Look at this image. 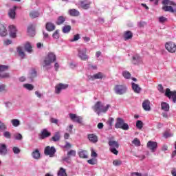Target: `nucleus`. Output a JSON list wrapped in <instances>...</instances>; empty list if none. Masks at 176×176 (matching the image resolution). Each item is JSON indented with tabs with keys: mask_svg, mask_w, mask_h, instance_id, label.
<instances>
[{
	"mask_svg": "<svg viewBox=\"0 0 176 176\" xmlns=\"http://www.w3.org/2000/svg\"><path fill=\"white\" fill-rule=\"evenodd\" d=\"M132 63L134 65H140V64H142V58L140 57L138 54H135L132 56Z\"/></svg>",
	"mask_w": 176,
	"mask_h": 176,
	"instance_id": "9d476101",
	"label": "nucleus"
},
{
	"mask_svg": "<svg viewBox=\"0 0 176 176\" xmlns=\"http://www.w3.org/2000/svg\"><path fill=\"white\" fill-rule=\"evenodd\" d=\"M142 108L144 111H151V101L149 100H145L142 102Z\"/></svg>",
	"mask_w": 176,
	"mask_h": 176,
	"instance_id": "a211bd4d",
	"label": "nucleus"
},
{
	"mask_svg": "<svg viewBox=\"0 0 176 176\" xmlns=\"http://www.w3.org/2000/svg\"><path fill=\"white\" fill-rule=\"evenodd\" d=\"M12 151L15 155H18V153H19L21 151L20 148H19V147H16V146L12 148Z\"/></svg>",
	"mask_w": 176,
	"mask_h": 176,
	"instance_id": "5fc2aeb1",
	"label": "nucleus"
},
{
	"mask_svg": "<svg viewBox=\"0 0 176 176\" xmlns=\"http://www.w3.org/2000/svg\"><path fill=\"white\" fill-rule=\"evenodd\" d=\"M25 50L28 53H31L32 52V46L31 45H25Z\"/></svg>",
	"mask_w": 176,
	"mask_h": 176,
	"instance_id": "3c124183",
	"label": "nucleus"
},
{
	"mask_svg": "<svg viewBox=\"0 0 176 176\" xmlns=\"http://www.w3.org/2000/svg\"><path fill=\"white\" fill-rule=\"evenodd\" d=\"M58 176H67V170L63 168H60L59 170L58 171Z\"/></svg>",
	"mask_w": 176,
	"mask_h": 176,
	"instance_id": "72a5a7b5",
	"label": "nucleus"
},
{
	"mask_svg": "<svg viewBox=\"0 0 176 176\" xmlns=\"http://www.w3.org/2000/svg\"><path fill=\"white\" fill-rule=\"evenodd\" d=\"M63 162H65L66 163H71V157L68 156L65 157L63 159Z\"/></svg>",
	"mask_w": 176,
	"mask_h": 176,
	"instance_id": "052dcab7",
	"label": "nucleus"
},
{
	"mask_svg": "<svg viewBox=\"0 0 176 176\" xmlns=\"http://www.w3.org/2000/svg\"><path fill=\"white\" fill-rule=\"evenodd\" d=\"M158 21L161 24H164V23H166V21H168V19H167V18L162 16H160L158 18Z\"/></svg>",
	"mask_w": 176,
	"mask_h": 176,
	"instance_id": "49530a36",
	"label": "nucleus"
},
{
	"mask_svg": "<svg viewBox=\"0 0 176 176\" xmlns=\"http://www.w3.org/2000/svg\"><path fill=\"white\" fill-rule=\"evenodd\" d=\"M162 3L163 5H172L173 8L176 6V3L174 1H171L170 0H163Z\"/></svg>",
	"mask_w": 176,
	"mask_h": 176,
	"instance_id": "c9c22d12",
	"label": "nucleus"
},
{
	"mask_svg": "<svg viewBox=\"0 0 176 176\" xmlns=\"http://www.w3.org/2000/svg\"><path fill=\"white\" fill-rule=\"evenodd\" d=\"M8 69H9V66L8 65H0V73L1 72H5V71H8Z\"/></svg>",
	"mask_w": 176,
	"mask_h": 176,
	"instance_id": "a18cd8bd",
	"label": "nucleus"
},
{
	"mask_svg": "<svg viewBox=\"0 0 176 176\" xmlns=\"http://www.w3.org/2000/svg\"><path fill=\"white\" fill-rule=\"evenodd\" d=\"M2 91H6V85L3 84L0 85V92L2 93Z\"/></svg>",
	"mask_w": 176,
	"mask_h": 176,
	"instance_id": "680f3d73",
	"label": "nucleus"
},
{
	"mask_svg": "<svg viewBox=\"0 0 176 176\" xmlns=\"http://www.w3.org/2000/svg\"><path fill=\"white\" fill-rule=\"evenodd\" d=\"M103 78H104V74H102V73L101 72L97 73L91 76L92 79H102Z\"/></svg>",
	"mask_w": 176,
	"mask_h": 176,
	"instance_id": "473e14b6",
	"label": "nucleus"
},
{
	"mask_svg": "<svg viewBox=\"0 0 176 176\" xmlns=\"http://www.w3.org/2000/svg\"><path fill=\"white\" fill-rule=\"evenodd\" d=\"M161 109L164 112H168L170 111V104L166 102H162L161 103Z\"/></svg>",
	"mask_w": 176,
	"mask_h": 176,
	"instance_id": "5701e85b",
	"label": "nucleus"
},
{
	"mask_svg": "<svg viewBox=\"0 0 176 176\" xmlns=\"http://www.w3.org/2000/svg\"><path fill=\"white\" fill-rule=\"evenodd\" d=\"M66 17L64 16H59L56 21V25H63L65 23Z\"/></svg>",
	"mask_w": 176,
	"mask_h": 176,
	"instance_id": "6ab92c4d",
	"label": "nucleus"
},
{
	"mask_svg": "<svg viewBox=\"0 0 176 176\" xmlns=\"http://www.w3.org/2000/svg\"><path fill=\"white\" fill-rule=\"evenodd\" d=\"M136 127L139 130H141L144 127V123L141 120H138L136 122Z\"/></svg>",
	"mask_w": 176,
	"mask_h": 176,
	"instance_id": "a19ab883",
	"label": "nucleus"
},
{
	"mask_svg": "<svg viewBox=\"0 0 176 176\" xmlns=\"http://www.w3.org/2000/svg\"><path fill=\"white\" fill-rule=\"evenodd\" d=\"M91 157H97V156H98V155L97 153L94 151V149L91 148Z\"/></svg>",
	"mask_w": 176,
	"mask_h": 176,
	"instance_id": "13d9d810",
	"label": "nucleus"
},
{
	"mask_svg": "<svg viewBox=\"0 0 176 176\" xmlns=\"http://www.w3.org/2000/svg\"><path fill=\"white\" fill-rule=\"evenodd\" d=\"M3 135L6 138L10 139L12 137V135L10 134V132L6 131L3 133Z\"/></svg>",
	"mask_w": 176,
	"mask_h": 176,
	"instance_id": "4d7b16f0",
	"label": "nucleus"
},
{
	"mask_svg": "<svg viewBox=\"0 0 176 176\" xmlns=\"http://www.w3.org/2000/svg\"><path fill=\"white\" fill-rule=\"evenodd\" d=\"M29 16H30V17H31V19H36V17H38L39 12H38L36 11H32L30 13Z\"/></svg>",
	"mask_w": 176,
	"mask_h": 176,
	"instance_id": "e433bc0d",
	"label": "nucleus"
},
{
	"mask_svg": "<svg viewBox=\"0 0 176 176\" xmlns=\"http://www.w3.org/2000/svg\"><path fill=\"white\" fill-rule=\"evenodd\" d=\"M87 163H89V164L94 166V164H97V159L96 158L90 159L87 161Z\"/></svg>",
	"mask_w": 176,
	"mask_h": 176,
	"instance_id": "8fccbe9b",
	"label": "nucleus"
},
{
	"mask_svg": "<svg viewBox=\"0 0 176 176\" xmlns=\"http://www.w3.org/2000/svg\"><path fill=\"white\" fill-rule=\"evenodd\" d=\"M32 156L34 159L38 160L41 158V153L38 149H36L32 153Z\"/></svg>",
	"mask_w": 176,
	"mask_h": 176,
	"instance_id": "c85d7f7f",
	"label": "nucleus"
},
{
	"mask_svg": "<svg viewBox=\"0 0 176 176\" xmlns=\"http://www.w3.org/2000/svg\"><path fill=\"white\" fill-rule=\"evenodd\" d=\"M52 135V133H50L47 129H45V138H47V137H50Z\"/></svg>",
	"mask_w": 176,
	"mask_h": 176,
	"instance_id": "0e129e2a",
	"label": "nucleus"
},
{
	"mask_svg": "<svg viewBox=\"0 0 176 176\" xmlns=\"http://www.w3.org/2000/svg\"><path fill=\"white\" fill-rule=\"evenodd\" d=\"M122 76L125 79H130V78H131V74H130L129 71H123Z\"/></svg>",
	"mask_w": 176,
	"mask_h": 176,
	"instance_id": "58836bf2",
	"label": "nucleus"
},
{
	"mask_svg": "<svg viewBox=\"0 0 176 176\" xmlns=\"http://www.w3.org/2000/svg\"><path fill=\"white\" fill-rule=\"evenodd\" d=\"M163 135H164V138H168L170 137H173V134L168 132V131H166L164 133Z\"/></svg>",
	"mask_w": 176,
	"mask_h": 176,
	"instance_id": "603ef678",
	"label": "nucleus"
},
{
	"mask_svg": "<svg viewBox=\"0 0 176 176\" xmlns=\"http://www.w3.org/2000/svg\"><path fill=\"white\" fill-rule=\"evenodd\" d=\"M8 35V30L5 25L0 23V36H6Z\"/></svg>",
	"mask_w": 176,
	"mask_h": 176,
	"instance_id": "dca6fc26",
	"label": "nucleus"
},
{
	"mask_svg": "<svg viewBox=\"0 0 176 176\" xmlns=\"http://www.w3.org/2000/svg\"><path fill=\"white\" fill-rule=\"evenodd\" d=\"M8 153V147L5 144H0V155L5 156Z\"/></svg>",
	"mask_w": 176,
	"mask_h": 176,
	"instance_id": "f3484780",
	"label": "nucleus"
},
{
	"mask_svg": "<svg viewBox=\"0 0 176 176\" xmlns=\"http://www.w3.org/2000/svg\"><path fill=\"white\" fill-rule=\"evenodd\" d=\"M80 39V34H77L74 36V38L70 39V42H76V41H79Z\"/></svg>",
	"mask_w": 176,
	"mask_h": 176,
	"instance_id": "37998d69",
	"label": "nucleus"
},
{
	"mask_svg": "<svg viewBox=\"0 0 176 176\" xmlns=\"http://www.w3.org/2000/svg\"><path fill=\"white\" fill-rule=\"evenodd\" d=\"M165 47L169 53H175L176 45H166Z\"/></svg>",
	"mask_w": 176,
	"mask_h": 176,
	"instance_id": "4be33fe9",
	"label": "nucleus"
},
{
	"mask_svg": "<svg viewBox=\"0 0 176 176\" xmlns=\"http://www.w3.org/2000/svg\"><path fill=\"white\" fill-rule=\"evenodd\" d=\"M67 88V84L60 83L55 87V93H56V94H60V93H61V90H65V89Z\"/></svg>",
	"mask_w": 176,
	"mask_h": 176,
	"instance_id": "f8f14e48",
	"label": "nucleus"
},
{
	"mask_svg": "<svg viewBox=\"0 0 176 176\" xmlns=\"http://www.w3.org/2000/svg\"><path fill=\"white\" fill-rule=\"evenodd\" d=\"M69 14L72 16L73 17H77V16H79L80 12L76 9H71L68 11Z\"/></svg>",
	"mask_w": 176,
	"mask_h": 176,
	"instance_id": "bb28decb",
	"label": "nucleus"
},
{
	"mask_svg": "<svg viewBox=\"0 0 176 176\" xmlns=\"http://www.w3.org/2000/svg\"><path fill=\"white\" fill-rule=\"evenodd\" d=\"M14 138L18 141H21V140H23V135L21 133L14 134Z\"/></svg>",
	"mask_w": 176,
	"mask_h": 176,
	"instance_id": "09e8293b",
	"label": "nucleus"
},
{
	"mask_svg": "<svg viewBox=\"0 0 176 176\" xmlns=\"http://www.w3.org/2000/svg\"><path fill=\"white\" fill-rule=\"evenodd\" d=\"M67 156H69V157H71V156L75 157L76 156V151L70 150L69 151L67 152Z\"/></svg>",
	"mask_w": 176,
	"mask_h": 176,
	"instance_id": "79ce46f5",
	"label": "nucleus"
},
{
	"mask_svg": "<svg viewBox=\"0 0 176 176\" xmlns=\"http://www.w3.org/2000/svg\"><path fill=\"white\" fill-rule=\"evenodd\" d=\"M109 146H110L109 151L111 153H113V155H118V153H119V151H118L119 143L118 142L115 140H109Z\"/></svg>",
	"mask_w": 176,
	"mask_h": 176,
	"instance_id": "20e7f679",
	"label": "nucleus"
},
{
	"mask_svg": "<svg viewBox=\"0 0 176 176\" xmlns=\"http://www.w3.org/2000/svg\"><path fill=\"white\" fill-rule=\"evenodd\" d=\"M70 32H71V25H66L63 27V34H69Z\"/></svg>",
	"mask_w": 176,
	"mask_h": 176,
	"instance_id": "2f4dec72",
	"label": "nucleus"
},
{
	"mask_svg": "<svg viewBox=\"0 0 176 176\" xmlns=\"http://www.w3.org/2000/svg\"><path fill=\"white\" fill-rule=\"evenodd\" d=\"M17 53L21 58H25V53L24 52V50H23L21 47H17Z\"/></svg>",
	"mask_w": 176,
	"mask_h": 176,
	"instance_id": "393cba45",
	"label": "nucleus"
},
{
	"mask_svg": "<svg viewBox=\"0 0 176 176\" xmlns=\"http://www.w3.org/2000/svg\"><path fill=\"white\" fill-rule=\"evenodd\" d=\"M133 38V32L131 31H126L124 34V41H129V39H131Z\"/></svg>",
	"mask_w": 176,
	"mask_h": 176,
	"instance_id": "a878e982",
	"label": "nucleus"
},
{
	"mask_svg": "<svg viewBox=\"0 0 176 176\" xmlns=\"http://www.w3.org/2000/svg\"><path fill=\"white\" fill-rule=\"evenodd\" d=\"M72 129H74V125L70 124L69 126H67V131L70 133V134H72Z\"/></svg>",
	"mask_w": 176,
	"mask_h": 176,
	"instance_id": "e2e57ef3",
	"label": "nucleus"
},
{
	"mask_svg": "<svg viewBox=\"0 0 176 176\" xmlns=\"http://www.w3.org/2000/svg\"><path fill=\"white\" fill-rule=\"evenodd\" d=\"M111 107V105L107 104V106H104L101 102H97L93 107L94 112H96L98 115L100 113H105L108 109Z\"/></svg>",
	"mask_w": 176,
	"mask_h": 176,
	"instance_id": "f257e3e1",
	"label": "nucleus"
},
{
	"mask_svg": "<svg viewBox=\"0 0 176 176\" xmlns=\"http://www.w3.org/2000/svg\"><path fill=\"white\" fill-rule=\"evenodd\" d=\"M56 150L54 146H47L45 148V156H49L50 157H54V155L56 154Z\"/></svg>",
	"mask_w": 176,
	"mask_h": 176,
	"instance_id": "423d86ee",
	"label": "nucleus"
},
{
	"mask_svg": "<svg viewBox=\"0 0 176 176\" xmlns=\"http://www.w3.org/2000/svg\"><path fill=\"white\" fill-rule=\"evenodd\" d=\"M115 127L116 129H122V130H129V124L124 123V120L120 118H117Z\"/></svg>",
	"mask_w": 176,
	"mask_h": 176,
	"instance_id": "7ed1b4c3",
	"label": "nucleus"
},
{
	"mask_svg": "<svg viewBox=\"0 0 176 176\" xmlns=\"http://www.w3.org/2000/svg\"><path fill=\"white\" fill-rule=\"evenodd\" d=\"M54 39H58L60 38V30H56L52 34Z\"/></svg>",
	"mask_w": 176,
	"mask_h": 176,
	"instance_id": "ea45409f",
	"label": "nucleus"
},
{
	"mask_svg": "<svg viewBox=\"0 0 176 176\" xmlns=\"http://www.w3.org/2000/svg\"><path fill=\"white\" fill-rule=\"evenodd\" d=\"M88 139L91 142H93V144H96V142L98 141V138L95 134H89Z\"/></svg>",
	"mask_w": 176,
	"mask_h": 176,
	"instance_id": "b1692460",
	"label": "nucleus"
},
{
	"mask_svg": "<svg viewBox=\"0 0 176 176\" xmlns=\"http://www.w3.org/2000/svg\"><path fill=\"white\" fill-rule=\"evenodd\" d=\"M60 138H61V135H60V132H56L54 135L51 138L52 141L54 142H57Z\"/></svg>",
	"mask_w": 176,
	"mask_h": 176,
	"instance_id": "c756f323",
	"label": "nucleus"
},
{
	"mask_svg": "<svg viewBox=\"0 0 176 176\" xmlns=\"http://www.w3.org/2000/svg\"><path fill=\"white\" fill-rule=\"evenodd\" d=\"M8 78H10V74H9V73H4L1 74V79H6Z\"/></svg>",
	"mask_w": 176,
	"mask_h": 176,
	"instance_id": "bf43d9fd",
	"label": "nucleus"
},
{
	"mask_svg": "<svg viewBox=\"0 0 176 176\" xmlns=\"http://www.w3.org/2000/svg\"><path fill=\"white\" fill-rule=\"evenodd\" d=\"M131 85H132V89L135 93H137V94H140V93H141V87H140V85H138V84L132 82Z\"/></svg>",
	"mask_w": 176,
	"mask_h": 176,
	"instance_id": "aec40b11",
	"label": "nucleus"
},
{
	"mask_svg": "<svg viewBox=\"0 0 176 176\" xmlns=\"http://www.w3.org/2000/svg\"><path fill=\"white\" fill-rule=\"evenodd\" d=\"M11 123L12 124V126H14V127H18V126H20V120H19L18 119H12L11 120Z\"/></svg>",
	"mask_w": 176,
	"mask_h": 176,
	"instance_id": "4c0bfd02",
	"label": "nucleus"
},
{
	"mask_svg": "<svg viewBox=\"0 0 176 176\" xmlns=\"http://www.w3.org/2000/svg\"><path fill=\"white\" fill-rule=\"evenodd\" d=\"M165 96L169 100H172L173 102H176V91H170L169 88H167L165 91Z\"/></svg>",
	"mask_w": 176,
	"mask_h": 176,
	"instance_id": "39448f33",
	"label": "nucleus"
},
{
	"mask_svg": "<svg viewBox=\"0 0 176 176\" xmlns=\"http://www.w3.org/2000/svg\"><path fill=\"white\" fill-rule=\"evenodd\" d=\"M78 156L81 159H87V151L86 150H81L78 152Z\"/></svg>",
	"mask_w": 176,
	"mask_h": 176,
	"instance_id": "cd10ccee",
	"label": "nucleus"
},
{
	"mask_svg": "<svg viewBox=\"0 0 176 176\" xmlns=\"http://www.w3.org/2000/svg\"><path fill=\"white\" fill-rule=\"evenodd\" d=\"M50 122L52 123H54L55 124H57L58 123V120H57L56 118H50Z\"/></svg>",
	"mask_w": 176,
	"mask_h": 176,
	"instance_id": "338daca9",
	"label": "nucleus"
},
{
	"mask_svg": "<svg viewBox=\"0 0 176 176\" xmlns=\"http://www.w3.org/2000/svg\"><path fill=\"white\" fill-rule=\"evenodd\" d=\"M122 161L119 160H116L113 162V166H122Z\"/></svg>",
	"mask_w": 176,
	"mask_h": 176,
	"instance_id": "864d4df0",
	"label": "nucleus"
},
{
	"mask_svg": "<svg viewBox=\"0 0 176 176\" xmlns=\"http://www.w3.org/2000/svg\"><path fill=\"white\" fill-rule=\"evenodd\" d=\"M57 60L56 54L53 52H50L45 60V67H48L47 69H50L52 68V63H54Z\"/></svg>",
	"mask_w": 176,
	"mask_h": 176,
	"instance_id": "f03ea898",
	"label": "nucleus"
},
{
	"mask_svg": "<svg viewBox=\"0 0 176 176\" xmlns=\"http://www.w3.org/2000/svg\"><path fill=\"white\" fill-rule=\"evenodd\" d=\"M45 30L52 32V31H54L56 30V25L52 22H47L45 25Z\"/></svg>",
	"mask_w": 176,
	"mask_h": 176,
	"instance_id": "2eb2a0df",
	"label": "nucleus"
},
{
	"mask_svg": "<svg viewBox=\"0 0 176 176\" xmlns=\"http://www.w3.org/2000/svg\"><path fill=\"white\" fill-rule=\"evenodd\" d=\"M0 130L1 131H5L6 130V125L5 124L2 123V122L0 121Z\"/></svg>",
	"mask_w": 176,
	"mask_h": 176,
	"instance_id": "6e6d98bb",
	"label": "nucleus"
},
{
	"mask_svg": "<svg viewBox=\"0 0 176 176\" xmlns=\"http://www.w3.org/2000/svg\"><path fill=\"white\" fill-rule=\"evenodd\" d=\"M9 32H10V36L11 38H16V32H17V30L16 29V26L14 25H11L9 26Z\"/></svg>",
	"mask_w": 176,
	"mask_h": 176,
	"instance_id": "4468645a",
	"label": "nucleus"
},
{
	"mask_svg": "<svg viewBox=\"0 0 176 176\" xmlns=\"http://www.w3.org/2000/svg\"><path fill=\"white\" fill-rule=\"evenodd\" d=\"M24 89H26V90H29L30 91L34 90V87L32 84H23Z\"/></svg>",
	"mask_w": 176,
	"mask_h": 176,
	"instance_id": "f704fd0d",
	"label": "nucleus"
},
{
	"mask_svg": "<svg viewBox=\"0 0 176 176\" xmlns=\"http://www.w3.org/2000/svg\"><path fill=\"white\" fill-rule=\"evenodd\" d=\"M30 78L33 80L34 78H36V70L35 69H32V72H30Z\"/></svg>",
	"mask_w": 176,
	"mask_h": 176,
	"instance_id": "c03bdc74",
	"label": "nucleus"
},
{
	"mask_svg": "<svg viewBox=\"0 0 176 176\" xmlns=\"http://www.w3.org/2000/svg\"><path fill=\"white\" fill-rule=\"evenodd\" d=\"M69 116L72 122H75L76 123H78V124L83 125V118L81 116H78L76 114L74 113H69Z\"/></svg>",
	"mask_w": 176,
	"mask_h": 176,
	"instance_id": "0eeeda50",
	"label": "nucleus"
},
{
	"mask_svg": "<svg viewBox=\"0 0 176 176\" xmlns=\"http://www.w3.org/2000/svg\"><path fill=\"white\" fill-rule=\"evenodd\" d=\"M115 91L116 94H124V93L127 91V87H126V85H116Z\"/></svg>",
	"mask_w": 176,
	"mask_h": 176,
	"instance_id": "1a4fd4ad",
	"label": "nucleus"
},
{
	"mask_svg": "<svg viewBox=\"0 0 176 176\" xmlns=\"http://www.w3.org/2000/svg\"><path fill=\"white\" fill-rule=\"evenodd\" d=\"M86 48H80L78 49V57L82 60L83 61H86V60H89V56L86 54Z\"/></svg>",
	"mask_w": 176,
	"mask_h": 176,
	"instance_id": "6e6552de",
	"label": "nucleus"
},
{
	"mask_svg": "<svg viewBox=\"0 0 176 176\" xmlns=\"http://www.w3.org/2000/svg\"><path fill=\"white\" fill-rule=\"evenodd\" d=\"M158 90L160 93H164V89L163 88V85L162 84L158 85Z\"/></svg>",
	"mask_w": 176,
	"mask_h": 176,
	"instance_id": "69168bd1",
	"label": "nucleus"
},
{
	"mask_svg": "<svg viewBox=\"0 0 176 176\" xmlns=\"http://www.w3.org/2000/svg\"><path fill=\"white\" fill-rule=\"evenodd\" d=\"M82 39L84 41V42H90V37H87V36H84L82 37Z\"/></svg>",
	"mask_w": 176,
	"mask_h": 176,
	"instance_id": "774afa93",
	"label": "nucleus"
},
{
	"mask_svg": "<svg viewBox=\"0 0 176 176\" xmlns=\"http://www.w3.org/2000/svg\"><path fill=\"white\" fill-rule=\"evenodd\" d=\"M80 6L82 9H89L90 8V3H87L85 0H83L80 1Z\"/></svg>",
	"mask_w": 176,
	"mask_h": 176,
	"instance_id": "7c9ffc66",
	"label": "nucleus"
},
{
	"mask_svg": "<svg viewBox=\"0 0 176 176\" xmlns=\"http://www.w3.org/2000/svg\"><path fill=\"white\" fill-rule=\"evenodd\" d=\"M17 7L14 6L13 9H10L8 12V16L12 20L16 19V9Z\"/></svg>",
	"mask_w": 176,
	"mask_h": 176,
	"instance_id": "412c9836",
	"label": "nucleus"
},
{
	"mask_svg": "<svg viewBox=\"0 0 176 176\" xmlns=\"http://www.w3.org/2000/svg\"><path fill=\"white\" fill-rule=\"evenodd\" d=\"M132 144H133L134 145H135V146H141V142H140V140H138V138H135V139L132 141Z\"/></svg>",
	"mask_w": 176,
	"mask_h": 176,
	"instance_id": "de8ad7c7",
	"label": "nucleus"
},
{
	"mask_svg": "<svg viewBox=\"0 0 176 176\" xmlns=\"http://www.w3.org/2000/svg\"><path fill=\"white\" fill-rule=\"evenodd\" d=\"M28 34L29 36H35V25L30 24L28 27Z\"/></svg>",
	"mask_w": 176,
	"mask_h": 176,
	"instance_id": "ddd939ff",
	"label": "nucleus"
},
{
	"mask_svg": "<svg viewBox=\"0 0 176 176\" xmlns=\"http://www.w3.org/2000/svg\"><path fill=\"white\" fill-rule=\"evenodd\" d=\"M146 146L151 152H156V149H157V142L148 141Z\"/></svg>",
	"mask_w": 176,
	"mask_h": 176,
	"instance_id": "9b49d317",
	"label": "nucleus"
}]
</instances>
